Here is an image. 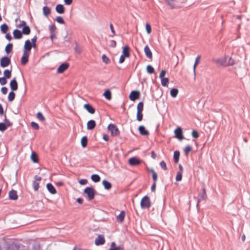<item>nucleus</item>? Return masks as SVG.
Instances as JSON below:
<instances>
[{"instance_id": "1", "label": "nucleus", "mask_w": 250, "mask_h": 250, "mask_svg": "<svg viewBox=\"0 0 250 250\" xmlns=\"http://www.w3.org/2000/svg\"><path fill=\"white\" fill-rule=\"evenodd\" d=\"M83 192L87 195L88 200L91 201L94 199L96 191L92 187H87L84 188Z\"/></svg>"}, {"instance_id": "2", "label": "nucleus", "mask_w": 250, "mask_h": 250, "mask_svg": "<svg viewBox=\"0 0 250 250\" xmlns=\"http://www.w3.org/2000/svg\"><path fill=\"white\" fill-rule=\"evenodd\" d=\"M151 205V203L150 198L147 195L144 196L140 202L141 208L143 209L149 208Z\"/></svg>"}, {"instance_id": "3", "label": "nucleus", "mask_w": 250, "mask_h": 250, "mask_svg": "<svg viewBox=\"0 0 250 250\" xmlns=\"http://www.w3.org/2000/svg\"><path fill=\"white\" fill-rule=\"evenodd\" d=\"M108 129L111 131L112 136H116L119 135L120 131L117 127L114 124H110L108 126Z\"/></svg>"}, {"instance_id": "4", "label": "nucleus", "mask_w": 250, "mask_h": 250, "mask_svg": "<svg viewBox=\"0 0 250 250\" xmlns=\"http://www.w3.org/2000/svg\"><path fill=\"white\" fill-rule=\"evenodd\" d=\"M11 63L10 58L7 56H4L0 60V66L2 67H6Z\"/></svg>"}, {"instance_id": "5", "label": "nucleus", "mask_w": 250, "mask_h": 250, "mask_svg": "<svg viewBox=\"0 0 250 250\" xmlns=\"http://www.w3.org/2000/svg\"><path fill=\"white\" fill-rule=\"evenodd\" d=\"M34 180L32 183V186L35 191H38L39 188V182L42 180V177L38 175H35L34 177Z\"/></svg>"}, {"instance_id": "6", "label": "nucleus", "mask_w": 250, "mask_h": 250, "mask_svg": "<svg viewBox=\"0 0 250 250\" xmlns=\"http://www.w3.org/2000/svg\"><path fill=\"white\" fill-rule=\"evenodd\" d=\"M140 93L138 90H133L129 94V98L132 101H135L136 100L139 98Z\"/></svg>"}, {"instance_id": "7", "label": "nucleus", "mask_w": 250, "mask_h": 250, "mask_svg": "<svg viewBox=\"0 0 250 250\" xmlns=\"http://www.w3.org/2000/svg\"><path fill=\"white\" fill-rule=\"evenodd\" d=\"M175 136L179 140H182L184 138L183 130L181 127H178L174 130Z\"/></svg>"}, {"instance_id": "8", "label": "nucleus", "mask_w": 250, "mask_h": 250, "mask_svg": "<svg viewBox=\"0 0 250 250\" xmlns=\"http://www.w3.org/2000/svg\"><path fill=\"white\" fill-rule=\"evenodd\" d=\"M213 61L218 66H226V58H222L213 59Z\"/></svg>"}, {"instance_id": "9", "label": "nucleus", "mask_w": 250, "mask_h": 250, "mask_svg": "<svg viewBox=\"0 0 250 250\" xmlns=\"http://www.w3.org/2000/svg\"><path fill=\"white\" fill-rule=\"evenodd\" d=\"M69 67V64L67 62L62 63L58 68L57 72L58 73H62Z\"/></svg>"}, {"instance_id": "10", "label": "nucleus", "mask_w": 250, "mask_h": 250, "mask_svg": "<svg viewBox=\"0 0 250 250\" xmlns=\"http://www.w3.org/2000/svg\"><path fill=\"white\" fill-rule=\"evenodd\" d=\"M29 53L30 52L23 51V54L21 58V63L22 65H25L28 62V58L29 57Z\"/></svg>"}, {"instance_id": "11", "label": "nucleus", "mask_w": 250, "mask_h": 250, "mask_svg": "<svg viewBox=\"0 0 250 250\" xmlns=\"http://www.w3.org/2000/svg\"><path fill=\"white\" fill-rule=\"evenodd\" d=\"M105 243V239L103 235H99L95 239V244L96 246L104 245Z\"/></svg>"}, {"instance_id": "12", "label": "nucleus", "mask_w": 250, "mask_h": 250, "mask_svg": "<svg viewBox=\"0 0 250 250\" xmlns=\"http://www.w3.org/2000/svg\"><path fill=\"white\" fill-rule=\"evenodd\" d=\"M10 87L12 91H16L18 88V84L16 78H14L10 83Z\"/></svg>"}, {"instance_id": "13", "label": "nucleus", "mask_w": 250, "mask_h": 250, "mask_svg": "<svg viewBox=\"0 0 250 250\" xmlns=\"http://www.w3.org/2000/svg\"><path fill=\"white\" fill-rule=\"evenodd\" d=\"M128 163L131 166H135L139 165L141 161L136 157H131L129 159Z\"/></svg>"}, {"instance_id": "14", "label": "nucleus", "mask_w": 250, "mask_h": 250, "mask_svg": "<svg viewBox=\"0 0 250 250\" xmlns=\"http://www.w3.org/2000/svg\"><path fill=\"white\" fill-rule=\"evenodd\" d=\"M167 4L170 7L171 9L176 8L177 7V1L176 0H164Z\"/></svg>"}, {"instance_id": "15", "label": "nucleus", "mask_w": 250, "mask_h": 250, "mask_svg": "<svg viewBox=\"0 0 250 250\" xmlns=\"http://www.w3.org/2000/svg\"><path fill=\"white\" fill-rule=\"evenodd\" d=\"M32 47H33L31 42L29 40H27L25 42L23 51L30 52Z\"/></svg>"}, {"instance_id": "16", "label": "nucleus", "mask_w": 250, "mask_h": 250, "mask_svg": "<svg viewBox=\"0 0 250 250\" xmlns=\"http://www.w3.org/2000/svg\"><path fill=\"white\" fill-rule=\"evenodd\" d=\"M84 108L90 114H94L95 112V108L89 104H85L83 105Z\"/></svg>"}, {"instance_id": "17", "label": "nucleus", "mask_w": 250, "mask_h": 250, "mask_svg": "<svg viewBox=\"0 0 250 250\" xmlns=\"http://www.w3.org/2000/svg\"><path fill=\"white\" fill-rule=\"evenodd\" d=\"M14 39L19 40L22 37V33L19 29H15L13 32Z\"/></svg>"}, {"instance_id": "18", "label": "nucleus", "mask_w": 250, "mask_h": 250, "mask_svg": "<svg viewBox=\"0 0 250 250\" xmlns=\"http://www.w3.org/2000/svg\"><path fill=\"white\" fill-rule=\"evenodd\" d=\"M9 198L12 200H16L18 199V196L16 190L12 189L9 192Z\"/></svg>"}, {"instance_id": "19", "label": "nucleus", "mask_w": 250, "mask_h": 250, "mask_svg": "<svg viewBox=\"0 0 250 250\" xmlns=\"http://www.w3.org/2000/svg\"><path fill=\"white\" fill-rule=\"evenodd\" d=\"M96 122L93 120H90L87 123V129L93 130L96 126Z\"/></svg>"}, {"instance_id": "20", "label": "nucleus", "mask_w": 250, "mask_h": 250, "mask_svg": "<svg viewBox=\"0 0 250 250\" xmlns=\"http://www.w3.org/2000/svg\"><path fill=\"white\" fill-rule=\"evenodd\" d=\"M46 188L48 191L52 194L56 193L57 191L53 185L51 183H48L46 185Z\"/></svg>"}, {"instance_id": "21", "label": "nucleus", "mask_w": 250, "mask_h": 250, "mask_svg": "<svg viewBox=\"0 0 250 250\" xmlns=\"http://www.w3.org/2000/svg\"><path fill=\"white\" fill-rule=\"evenodd\" d=\"M138 130L141 135L147 136L149 134V132L146 129L144 126L140 125L138 127Z\"/></svg>"}, {"instance_id": "22", "label": "nucleus", "mask_w": 250, "mask_h": 250, "mask_svg": "<svg viewBox=\"0 0 250 250\" xmlns=\"http://www.w3.org/2000/svg\"><path fill=\"white\" fill-rule=\"evenodd\" d=\"M144 52L145 53L146 56L147 58H148L149 59L152 58V52L148 45L145 46L144 48Z\"/></svg>"}, {"instance_id": "23", "label": "nucleus", "mask_w": 250, "mask_h": 250, "mask_svg": "<svg viewBox=\"0 0 250 250\" xmlns=\"http://www.w3.org/2000/svg\"><path fill=\"white\" fill-rule=\"evenodd\" d=\"M55 10L56 12L60 14H62L64 12V7L63 5L61 4H57L56 6Z\"/></svg>"}, {"instance_id": "24", "label": "nucleus", "mask_w": 250, "mask_h": 250, "mask_svg": "<svg viewBox=\"0 0 250 250\" xmlns=\"http://www.w3.org/2000/svg\"><path fill=\"white\" fill-rule=\"evenodd\" d=\"M123 247L122 246H116V243L114 242H112L110 245L109 250H122Z\"/></svg>"}, {"instance_id": "25", "label": "nucleus", "mask_w": 250, "mask_h": 250, "mask_svg": "<svg viewBox=\"0 0 250 250\" xmlns=\"http://www.w3.org/2000/svg\"><path fill=\"white\" fill-rule=\"evenodd\" d=\"M102 184L104 187V188L106 190H109L112 188V185L111 183L104 179L103 181Z\"/></svg>"}, {"instance_id": "26", "label": "nucleus", "mask_w": 250, "mask_h": 250, "mask_svg": "<svg viewBox=\"0 0 250 250\" xmlns=\"http://www.w3.org/2000/svg\"><path fill=\"white\" fill-rule=\"evenodd\" d=\"M122 55L126 57H129V48L128 46H125L123 47Z\"/></svg>"}, {"instance_id": "27", "label": "nucleus", "mask_w": 250, "mask_h": 250, "mask_svg": "<svg viewBox=\"0 0 250 250\" xmlns=\"http://www.w3.org/2000/svg\"><path fill=\"white\" fill-rule=\"evenodd\" d=\"M22 34L28 35L30 34L31 32L30 28L29 26L27 25H26L25 26H24V27L22 28V30L21 31Z\"/></svg>"}, {"instance_id": "28", "label": "nucleus", "mask_w": 250, "mask_h": 250, "mask_svg": "<svg viewBox=\"0 0 250 250\" xmlns=\"http://www.w3.org/2000/svg\"><path fill=\"white\" fill-rule=\"evenodd\" d=\"M88 139L87 136H83L81 140V145L83 147H85L87 145Z\"/></svg>"}, {"instance_id": "29", "label": "nucleus", "mask_w": 250, "mask_h": 250, "mask_svg": "<svg viewBox=\"0 0 250 250\" xmlns=\"http://www.w3.org/2000/svg\"><path fill=\"white\" fill-rule=\"evenodd\" d=\"M105 98L108 100L111 99V92L109 89L106 90L103 94Z\"/></svg>"}, {"instance_id": "30", "label": "nucleus", "mask_w": 250, "mask_h": 250, "mask_svg": "<svg viewBox=\"0 0 250 250\" xmlns=\"http://www.w3.org/2000/svg\"><path fill=\"white\" fill-rule=\"evenodd\" d=\"M11 71L12 68L10 70L5 69L3 72L4 77L5 78L8 79H10L11 77Z\"/></svg>"}, {"instance_id": "31", "label": "nucleus", "mask_w": 250, "mask_h": 250, "mask_svg": "<svg viewBox=\"0 0 250 250\" xmlns=\"http://www.w3.org/2000/svg\"><path fill=\"white\" fill-rule=\"evenodd\" d=\"M180 152L178 150H176L174 152L173 160L175 163H178L179 160Z\"/></svg>"}, {"instance_id": "32", "label": "nucleus", "mask_w": 250, "mask_h": 250, "mask_svg": "<svg viewBox=\"0 0 250 250\" xmlns=\"http://www.w3.org/2000/svg\"><path fill=\"white\" fill-rule=\"evenodd\" d=\"M91 179L92 181L95 183L99 182L101 180L100 176L96 174H92L91 176Z\"/></svg>"}, {"instance_id": "33", "label": "nucleus", "mask_w": 250, "mask_h": 250, "mask_svg": "<svg viewBox=\"0 0 250 250\" xmlns=\"http://www.w3.org/2000/svg\"><path fill=\"white\" fill-rule=\"evenodd\" d=\"M179 92V90L177 88H172L170 91V96L173 98L177 97Z\"/></svg>"}, {"instance_id": "34", "label": "nucleus", "mask_w": 250, "mask_h": 250, "mask_svg": "<svg viewBox=\"0 0 250 250\" xmlns=\"http://www.w3.org/2000/svg\"><path fill=\"white\" fill-rule=\"evenodd\" d=\"M125 217V212L124 211H122L117 216V219L118 221L122 222L124 220Z\"/></svg>"}, {"instance_id": "35", "label": "nucleus", "mask_w": 250, "mask_h": 250, "mask_svg": "<svg viewBox=\"0 0 250 250\" xmlns=\"http://www.w3.org/2000/svg\"><path fill=\"white\" fill-rule=\"evenodd\" d=\"M8 29V26L6 23H3L0 26V31L3 34L6 33Z\"/></svg>"}, {"instance_id": "36", "label": "nucleus", "mask_w": 250, "mask_h": 250, "mask_svg": "<svg viewBox=\"0 0 250 250\" xmlns=\"http://www.w3.org/2000/svg\"><path fill=\"white\" fill-rule=\"evenodd\" d=\"M13 48V44L11 43H8L5 48V51L7 54H9L12 52Z\"/></svg>"}, {"instance_id": "37", "label": "nucleus", "mask_w": 250, "mask_h": 250, "mask_svg": "<svg viewBox=\"0 0 250 250\" xmlns=\"http://www.w3.org/2000/svg\"><path fill=\"white\" fill-rule=\"evenodd\" d=\"M207 194L206 192V189L205 188H204L203 189V192H202L201 195H200L199 199L198 200L197 205H198L199 202L200 200H204L206 199V198H207Z\"/></svg>"}, {"instance_id": "38", "label": "nucleus", "mask_w": 250, "mask_h": 250, "mask_svg": "<svg viewBox=\"0 0 250 250\" xmlns=\"http://www.w3.org/2000/svg\"><path fill=\"white\" fill-rule=\"evenodd\" d=\"M42 10H43V15L45 16H47L49 14H50V12H51L50 8L48 6H44L42 8Z\"/></svg>"}, {"instance_id": "39", "label": "nucleus", "mask_w": 250, "mask_h": 250, "mask_svg": "<svg viewBox=\"0 0 250 250\" xmlns=\"http://www.w3.org/2000/svg\"><path fill=\"white\" fill-rule=\"evenodd\" d=\"M31 159L34 163H37L39 160L38 155L34 152L31 154Z\"/></svg>"}, {"instance_id": "40", "label": "nucleus", "mask_w": 250, "mask_h": 250, "mask_svg": "<svg viewBox=\"0 0 250 250\" xmlns=\"http://www.w3.org/2000/svg\"><path fill=\"white\" fill-rule=\"evenodd\" d=\"M234 63V60L231 57H229L228 60L226 59V66L233 65Z\"/></svg>"}, {"instance_id": "41", "label": "nucleus", "mask_w": 250, "mask_h": 250, "mask_svg": "<svg viewBox=\"0 0 250 250\" xmlns=\"http://www.w3.org/2000/svg\"><path fill=\"white\" fill-rule=\"evenodd\" d=\"M200 58H201V56L200 55H198L196 57L194 64L193 65V73H194V75H195V74H196V67L197 65V64L199 63Z\"/></svg>"}, {"instance_id": "42", "label": "nucleus", "mask_w": 250, "mask_h": 250, "mask_svg": "<svg viewBox=\"0 0 250 250\" xmlns=\"http://www.w3.org/2000/svg\"><path fill=\"white\" fill-rule=\"evenodd\" d=\"M192 149V147L190 145L187 146L184 149V152L186 156H188L190 151Z\"/></svg>"}, {"instance_id": "43", "label": "nucleus", "mask_w": 250, "mask_h": 250, "mask_svg": "<svg viewBox=\"0 0 250 250\" xmlns=\"http://www.w3.org/2000/svg\"><path fill=\"white\" fill-rule=\"evenodd\" d=\"M161 84L163 86H167L169 82V79L167 78H163L161 79Z\"/></svg>"}, {"instance_id": "44", "label": "nucleus", "mask_w": 250, "mask_h": 250, "mask_svg": "<svg viewBox=\"0 0 250 250\" xmlns=\"http://www.w3.org/2000/svg\"><path fill=\"white\" fill-rule=\"evenodd\" d=\"M15 98V93L14 92V91H12L9 92L8 96V101L10 102L13 101Z\"/></svg>"}, {"instance_id": "45", "label": "nucleus", "mask_w": 250, "mask_h": 250, "mask_svg": "<svg viewBox=\"0 0 250 250\" xmlns=\"http://www.w3.org/2000/svg\"><path fill=\"white\" fill-rule=\"evenodd\" d=\"M146 71L148 73L152 74L155 72V70L151 65H148L146 66Z\"/></svg>"}, {"instance_id": "46", "label": "nucleus", "mask_w": 250, "mask_h": 250, "mask_svg": "<svg viewBox=\"0 0 250 250\" xmlns=\"http://www.w3.org/2000/svg\"><path fill=\"white\" fill-rule=\"evenodd\" d=\"M144 107V104L143 102H140L138 103L137 106V112L143 111Z\"/></svg>"}, {"instance_id": "47", "label": "nucleus", "mask_w": 250, "mask_h": 250, "mask_svg": "<svg viewBox=\"0 0 250 250\" xmlns=\"http://www.w3.org/2000/svg\"><path fill=\"white\" fill-rule=\"evenodd\" d=\"M102 59L103 62L106 64H108L110 62L109 59L105 54L102 55Z\"/></svg>"}, {"instance_id": "48", "label": "nucleus", "mask_w": 250, "mask_h": 250, "mask_svg": "<svg viewBox=\"0 0 250 250\" xmlns=\"http://www.w3.org/2000/svg\"><path fill=\"white\" fill-rule=\"evenodd\" d=\"M143 114L142 111L137 112L136 118L137 120L139 122L143 120Z\"/></svg>"}, {"instance_id": "49", "label": "nucleus", "mask_w": 250, "mask_h": 250, "mask_svg": "<svg viewBox=\"0 0 250 250\" xmlns=\"http://www.w3.org/2000/svg\"><path fill=\"white\" fill-rule=\"evenodd\" d=\"M37 118L39 120L42 121V122H43L45 120V119L44 117V116H43L42 114L40 112H38V113L37 114Z\"/></svg>"}, {"instance_id": "50", "label": "nucleus", "mask_w": 250, "mask_h": 250, "mask_svg": "<svg viewBox=\"0 0 250 250\" xmlns=\"http://www.w3.org/2000/svg\"><path fill=\"white\" fill-rule=\"evenodd\" d=\"M37 37L36 36H34L31 39V44L33 48H36L37 47L36 45V41H37Z\"/></svg>"}, {"instance_id": "51", "label": "nucleus", "mask_w": 250, "mask_h": 250, "mask_svg": "<svg viewBox=\"0 0 250 250\" xmlns=\"http://www.w3.org/2000/svg\"><path fill=\"white\" fill-rule=\"evenodd\" d=\"M160 166L163 170H167V169L166 163L164 161H162L160 162Z\"/></svg>"}, {"instance_id": "52", "label": "nucleus", "mask_w": 250, "mask_h": 250, "mask_svg": "<svg viewBox=\"0 0 250 250\" xmlns=\"http://www.w3.org/2000/svg\"><path fill=\"white\" fill-rule=\"evenodd\" d=\"M49 29L50 33H55V31L57 29V28L55 24H51L49 25Z\"/></svg>"}, {"instance_id": "53", "label": "nucleus", "mask_w": 250, "mask_h": 250, "mask_svg": "<svg viewBox=\"0 0 250 250\" xmlns=\"http://www.w3.org/2000/svg\"><path fill=\"white\" fill-rule=\"evenodd\" d=\"M56 21L60 24H64V21L63 19V18L61 16H58L57 17L56 19Z\"/></svg>"}, {"instance_id": "54", "label": "nucleus", "mask_w": 250, "mask_h": 250, "mask_svg": "<svg viewBox=\"0 0 250 250\" xmlns=\"http://www.w3.org/2000/svg\"><path fill=\"white\" fill-rule=\"evenodd\" d=\"M182 179V173L181 172H178L176 176V180L177 181H180Z\"/></svg>"}, {"instance_id": "55", "label": "nucleus", "mask_w": 250, "mask_h": 250, "mask_svg": "<svg viewBox=\"0 0 250 250\" xmlns=\"http://www.w3.org/2000/svg\"><path fill=\"white\" fill-rule=\"evenodd\" d=\"M31 126L32 128L36 130H38L39 129V125L36 122H32L31 123Z\"/></svg>"}, {"instance_id": "56", "label": "nucleus", "mask_w": 250, "mask_h": 250, "mask_svg": "<svg viewBox=\"0 0 250 250\" xmlns=\"http://www.w3.org/2000/svg\"><path fill=\"white\" fill-rule=\"evenodd\" d=\"M7 129L6 125L4 123H0V131H4Z\"/></svg>"}, {"instance_id": "57", "label": "nucleus", "mask_w": 250, "mask_h": 250, "mask_svg": "<svg viewBox=\"0 0 250 250\" xmlns=\"http://www.w3.org/2000/svg\"><path fill=\"white\" fill-rule=\"evenodd\" d=\"M146 31L148 34H150L151 32V27L150 25L147 23L146 25Z\"/></svg>"}, {"instance_id": "58", "label": "nucleus", "mask_w": 250, "mask_h": 250, "mask_svg": "<svg viewBox=\"0 0 250 250\" xmlns=\"http://www.w3.org/2000/svg\"><path fill=\"white\" fill-rule=\"evenodd\" d=\"M6 79L4 77H0V84L2 85L6 84L7 82Z\"/></svg>"}, {"instance_id": "59", "label": "nucleus", "mask_w": 250, "mask_h": 250, "mask_svg": "<svg viewBox=\"0 0 250 250\" xmlns=\"http://www.w3.org/2000/svg\"><path fill=\"white\" fill-rule=\"evenodd\" d=\"M192 137L194 138H197L199 137V133L197 131L195 130H193L192 131Z\"/></svg>"}, {"instance_id": "60", "label": "nucleus", "mask_w": 250, "mask_h": 250, "mask_svg": "<svg viewBox=\"0 0 250 250\" xmlns=\"http://www.w3.org/2000/svg\"><path fill=\"white\" fill-rule=\"evenodd\" d=\"M26 24V22L24 21H21V23L17 25V27L18 28H21L23 27L24 26H25Z\"/></svg>"}, {"instance_id": "61", "label": "nucleus", "mask_w": 250, "mask_h": 250, "mask_svg": "<svg viewBox=\"0 0 250 250\" xmlns=\"http://www.w3.org/2000/svg\"><path fill=\"white\" fill-rule=\"evenodd\" d=\"M71 40V37L68 35V33H67L66 35L64 37V42H70Z\"/></svg>"}, {"instance_id": "62", "label": "nucleus", "mask_w": 250, "mask_h": 250, "mask_svg": "<svg viewBox=\"0 0 250 250\" xmlns=\"http://www.w3.org/2000/svg\"><path fill=\"white\" fill-rule=\"evenodd\" d=\"M166 73H167V72H166V70H162L161 71L160 75H159L160 78L161 79L163 78H165Z\"/></svg>"}, {"instance_id": "63", "label": "nucleus", "mask_w": 250, "mask_h": 250, "mask_svg": "<svg viewBox=\"0 0 250 250\" xmlns=\"http://www.w3.org/2000/svg\"><path fill=\"white\" fill-rule=\"evenodd\" d=\"M109 46L113 48L115 47L116 46V42L115 40H111L110 41Z\"/></svg>"}, {"instance_id": "64", "label": "nucleus", "mask_w": 250, "mask_h": 250, "mask_svg": "<svg viewBox=\"0 0 250 250\" xmlns=\"http://www.w3.org/2000/svg\"><path fill=\"white\" fill-rule=\"evenodd\" d=\"M79 182L81 185H84L87 184V180L86 179H83L79 180Z\"/></svg>"}]
</instances>
